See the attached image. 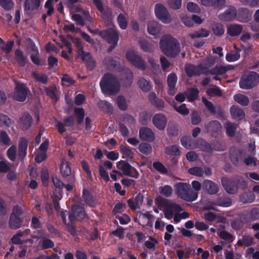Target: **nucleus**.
<instances>
[{"mask_svg":"<svg viewBox=\"0 0 259 259\" xmlns=\"http://www.w3.org/2000/svg\"><path fill=\"white\" fill-rule=\"evenodd\" d=\"M159 47L165 56L171 58L176 57L181 51L179 41L169 34L164 35L160 38Z\"/></svg>","mask_w":259,"mask_h":259,"instance_id":"nucleus-1","label":"nucleus"},{"mask_svg":"<svg viewBox=\"0 0 259 259\" xmlns=\"http://www.w3.org/2000/svg\"><path fill=\"white\" fill-rule=\"evenodd\" d=\"M100 86L104 94L113 96L119 93L121 84L117 77L112 74L108 73L105 74L101 78Z\"/></svg>","mask_w":259,"mask_h":259,"instance_id":"nucleus-2","label":"nucleus"},{"mask_svg":"<svg viewBox=\"0 0 259 259\" xmlns=\"http://www.w3.org/2000/svg\"><path fill=\"white\" fill-rule=\"evenodd\" d=\"M175 188L178 197L186 201L192 202L198 198V192L191 189L190 185L187 183H178Z\"/></svg>","mask_w":259,"mask_h":259,"instance_id":"nucleus-3","label":"nucleus"},{"mask_svg":"<svg viewBox=\"0 0 259 259\" xmlns=\"http://www.w3.org/2000/svg\"><path fill=\"white\" fill-rule=\"evenodd\" d=\"M88 30L93 34H99L110 44L111 46L109 48V51H112L117 46L119 36L117 31L114 29L110 28L102 31L99 29L92 30L89 28Z\"/></svg>","mask_w":259,"mask_h":259,"instance_id":"nucleus-4","label":"nucleus"},{"mask_svg":"<svg viewBox=\"0 0 259 259\" xmlns=\"http://www.w3.org/2000/svg\"><path fill=\"white\" fill-rule=\"evenodd\" d=\"M23 213L24 210L21 206L16 205L13 207L9 220V226L11 229L16 230L22 227L24 221Z\"/></svg>","mask_w":259,"mask_h":259,"instance_id":"nucleus-5","label":"nucleus"},{"mask_svg":"<svg viewBox=\"0 0 259 259\" xmlns=\"http://www.w3.org/2000/svg\"><path fill=\"white\" fill-rule=\"evenodd\" d=\"M258 81V75L255 72H250L241 77L239 85L242 89L248 90L256 85Z\"/></svg>","mask_w":259,"mask_h":259,"instance_id":"nucleus-6","label":"nucleus"},{"mask_svg":"<svg viewBox=\"0 0 259 259\" xmlns=\"http://www.w3.org/2000/svg\"><path fill=\"white\" fill-rule=\"evenodd\" d=\"M74 43L76 44L78 49V54L81 57L87 67L92 70L95 67V62L89 52H85L83 50V46L79 39L75 38Z\"/></svg>","mask_w":259,"mask_h":259,"instance_id":"nucleus-7","label":"nucleus"},{"mask_svg":"<svg viewBox=\"0 0 259 259\" xmlns=\"http://www.w3.org/2000/svg\"><path fill=\"white\" fill-rule=\"evenodd\" d=\"M116 166L118 169L123 172L124 176L131 177L135 179L139 178V173L138 170L127 162L120 160L117 162Z\"/></svg>","mask_w":259,"mask_h":259,"instance_id":"nucleus-8","label":"nucleus"},{"mask_svg":"<svg viewBox=\"0 0 259 259\" xmlns=\"http://www.w3.org/2000/svg\"><path fill=\"white\" fill-rule=\"evenodd\" d=\"M71 213H69L68 219L70 223H73L75 220L82 221L88 217L84 207L79 204H74L71 207Z\"/></svg>","mask_w":259,"mask_h":259,"instance_id":"nucleus-9","label":"nucleus"},{"mask_svg":"<svg viewBox=\"0 0 259 259\" xmlns=\"http://www.w3.org/2000/svg\"><path fill=\"white\" fill-rule=\"evenodd\" d=\"M127 59L136 67L144 70L146 68V64L142 57L133 51H128L126 54Z\"/></svg>","mask_w":259,"mask_h":259,"instance_id":"nucleus-10","label":"nucleus"},{"mask_svg":"<svg viewBox=\"0 0 259 259\" xmlns=\"http://www.w3.org/2000/svg\"><path fill=\"white\" fill-rule=\"evenodd\" d=\"M155 13L156 17L163 23L168 24L171 21L170 15L167 9L161 4L155 5Z\"/></svg>","mask_w":259,"mask_h":259,"instance_id":"nucleus-11","label":"nucleus"},{"mask_svg":"<svg viewBox=\"0 0 259 259\" xmlns=\"http://www.w3.org/2000/svg\"><path fill=\"white\" fill-rule=\"evenodd\" d=\"M240 219L244 223H249L259 220V208L254 207L245 211L240 214Z\"/></svg>","mask_w":259,"mask_h":259,"instance_id":"nucleus-12","label":"nucleus"},{"mask_svg":"<svg viewBox=\"0 0 259 259\" xmlns=\"http://www.w3.org/2000/svg\"><path fill=\"white\" fill-rule=\"evenodd\" d=\"M205 128L208 133L212 137L217 138L222 134V125L217 120H212L209 121L206 125Z\"/></svg>","mask_w":259,"mask_h":259,"instance_id":"nucleus-13","label":"nucleus"},{"mask_svg":"<svg viewBox=\"0 0 259 259\" xmlns=\"http://www.w3.org/2000/svg\"><path fill=\"white\" fill-rule=\"evenodd\" d=\"M221 182L223 188L228 193L234 194L238 192V187L234 178L223 177Z\"/></svg>","mask_w":259,"mask_h":259,"instance_id":"nucleus-14","label":"nucleus"},{"mask_svg":"<svg viewBox=\"0 0 259 259\" xmlns=\"http://www.w3.org/2000/svg\"><path fill=\"white\" fill-rule=\"evenodd\" d=\"M139 137L141 141L148 143L153 142L155 139V134L148 127H142L140 128Z\"/></svg>","mask_w":259,"mask_h":259,"instance_id":"nucleus-15","label":"nucleus"},{"mask_svg":"<svg viewBox=\"0 0 259 259\" xmlns=\"http://www.w3.org/2000/svg\"><path fill=\"white\" fill-rule=\"evenodd\" d=\"M183 210L182 207L178 204L168 201L166 208H164L163 212L166 219H171L174 213L180 212Z\"/></svg>","mask_w":259,"mask_h":259,"instance_id":"nucleus-16","label":"nucleus"},{"mask_svg":"<svg viewBox=\"0 0 259 259\" xmlns=\"http://www.w3.org/2000/svg\"><path fill=\"white\" fill-rule=\"evenodd\" d=\"M28 92V90L24 84H18L15 88L14 98L16 101L23 102L25 100Z\"/></svg>","mask_w":259,"mask_h":259,"instance_id":"nucleus-17","label":"nucleus"},{"mask_svg":"<svg viewBox=\"0 0 259 259\" xmlns=\"http://www.w3.org/2000/svg\"><path fill=\"white\" fill-rule=\"evenodd\" d=\"M202 189L210 195L217 194L219 191V185L209 180H205L202 183Z\"/></svg>","mask_w":259,"mask_h":259,"instance_id":"nucleus-18","label":"nucleus"},{"mask_svg":"<svg viewBox=\"0 0 259 259\" xmlns=\"http://www.w3.org/2000/svg\"><path fill=\"white\" fill-rule=\"evenodd\" d=\"M252 11L246 8H240L237 11V20L242 23L247 22L251 19Z\"/></svg>","mask_w":259,"mask_h":259,"instance_id":"nucleus-19","label":"nucleus"},{"mask_svg":"<svg viewBox=\"0 0 259 259\" xmlns=\"http://www.w3.org/2000/svg\"><path fill=\"white\" fill-rule=\"evenodd\" d=\"M60 173L64 178L69 177L67 181L69 183H72L74 182V177L71 176V169L70 166V163L68 162L62 161L60 166Z\"/></svg>","mask_w":259,"mask_h":259,"instance_id":"nucleus-20","label":"nucleus"},{"mask_svg":"<svg viewBox=\"0 0 259 259\" xmlns=\"http://www.w3.org/2000/svg\"><path fill=\"white\" fill-rule=\"evenodd\" d=\"M215 63V59L212 56L208 57L204 59L199 64V68L201 71V73L205 75L209 74L208 68L212 67Z\"/></svg>","mask_w":259,"mask_h":259,"instance_id":"nucleus-21","label":"nucleus"},{"mask_svg":"<svg viewBox=\"0 0 259 259\" xmlns=\"http://www.w3.org/2000/svg\"><path fill=\"white\" fill-rule=\"evenodd\" d=\"M219 18L224 21H232L237 18V11L234 7L230 6L225 12L219 15Z\"/></svg>","mask_w":259,"mask_h":259,"instance_id":"nucleus-22","label":"nucleus"},{"mask_svg":"<svg viewBox=\"0 0 259 259\" xmlns=\"http://www.w3.org/2000/svg\"><path fill=\"white\" fill-rule=\"evenodd\" d=\"M153 123L159 130H163L167 124V118L164 114H155L152 119Z\"/></svg>","mask_w":259,"mask_h":259,"instance_id":"nucleus-23","label":"nucleus"},{"mask_svg":"<svg viewBox=\"0 0 259 259\" xmlns=\"http://www.w3.org/2000/svg\"><path fill=\"white\" fill-rule=\"evenodd\" d=\"M40 0H26L25 2V11L30 15L37 10L40 6Z\"/></svg>","mask_w":259,"mask_h":259,"instance_id":"nucleus-24","label":"nucleus"},{"mask_svg":"<svg viewBox=\"0 0 259 259\" xmlns=\"http://www.w3.org/2000/svg\"><path fill=\"white\" fill-rule=\"evenodd\" d=\"M28 141L25 138H21L18 144V158L22 161L27 155Z\"/></svg>","mask_w":259,"mask_h":259,"instance_id":"nucleus-25","label":"nucleus"},{"mask_svg":"<svg viewBox=\"0 0 259 259\" xmlns=\"http://www.w3.org/2000/svg\"><path fill=\"white\" fill-rule=\"evenodd\" d=\"M178 78L176 74L172 72L168 75L167 82L168 87V93L170 95H174L176 93V85Z\"/></svg>","mask_w":259,"mask_h":259,"instance_id":"nucleus-26","label":"nucleus"},{"mask_svg":"<svg viewBox=\"0 0 259 259\" xmlns=\"http://www.w3.org/2000/svg\"><path fill=\"white\" fill-rule=\"evenodd\" d=\"M147 30L150 34L157 37L161 30V26L157 22L151 21L148 24Z\"/></svg>","mask_w":259,"mask_h":259,"instance_id":"nucleus-27","label":"nucleus"},{"mask_svg":"<svg viewBox=\"0 0 259 259\" xmlns=\"http://www.w3.org/2000/svg\"><path fill=\"white\" fill-rule=\"evenodd\" d=\"M242 151L232 147L230 150V158L231 162L236 166H239L241 160Z\"/></svg>","mask_w":259,"mask_h":259,"instance_id":"nucleus-28","label":"nucleus"},{"mask_svg":"<svg viewBox=\"0 0 259 259\" xmlns=\"http://www.w3.org/2000/svg\"><path fill=\"white\" fill-rule=\"evenodd\" d=\"M231 65H216L209 69V74L211 75H222L226 73L228 70L232 69Z\"/></svg>","mask_w":259,"mask_h":259,"instance_id":"nucleus-29","label":"nucleus"},{"mask_svg":"<svg viewBox=\"0 0 259 259\" xmlns=\"http://www.w3.org/2000/svg\"><path fill=\"white\" fill-rule=\"evenodd\" d=\"M82 197L85 203L90 207H94L96 206L95 198L89 190L83 189L82 191Z\"/></svg>","mask_w":259,"mask_h":259,"instance_id":"nucleus-30","label":"nucleus"},{"mask_svg":"<svg viewBox=\"0 0 259 259\" xmlns=\"http://www.w3.org/2000/svg\"><path fill=\"white\" fill-rule=\"evenodd\" d=\"M185 70L187 75L189 77L199 75L201 73V71L199 68V64L197 66L190 64H187L185 66Z\"/></svg>","mask_w":259,"mask_h":259,"instance_id":"nucleus-31","label":"nucleus"},{"mask_svg":"<svg viewBox=\"0 0 259 259\" xmlns=\"http://www.w3.org/2000/svg\"><path fill=\"white\" fill-rule=\"evenodd\" d=\"M197 143L198 148L201 151L208 153L212 152L211 144L208 143L202 138L198 139Z\"/></svg>","mask_w":259,"mask_h":259,"instance_id":"nucleus-32","label":"nucleus"},{"mask_svg":"<svg viewBox=\"0 0 259 259\" xmlns=\"http://www.w3.org/2000/svg\"><path fill=\"white\" fill-rule=\"evenodd\" d=\"M32 121V118L30 114H23L20 118V126L23 130H27L30 126Z\"/></svg>","mask_w":259,"mask_h":259,"instance_id":"nucleus-33","label":"nucleus"},{"mask_svg":"<svg viewBox=\"0 0 259 259\" xmlns=\"http://www.w3.org/2000/svg\"><path fill=\"white\" fill-rule=\"evenodd\" d=\"M243 27L242 25L233 24L229 25L227 29V33L231 36L239 35L242 31Z\"/></svg>","mask_w":259,"mask_h":259,"instance_id":"nucleus-34","label":"nucleus"},{"mask_svg":"<svg viewBox=\"0 0 259 259\" xmlns=\"http://www.w3.org/2000/svg\"><path fill=\"white\" fill-rule=\"evenodd\" d=\"M234 100L242 106H247L249 104V98L240 93L236 94L233 96Z\"/></svg>","mask_w":259,"mask_h":259,"instance_id":"nucleus-35","label":"nucleus"},{"mask_svg":"<svg viewBox=\"0 0 259 259\" xmlns=\"http://www.w3.org/2000/svg\"><path fill=\"white\" fill-rule=\"evenodd\" d=\"M138 84L140 89L144 92H149L152 88L150 81L143 77H140L139 79Z\"/></svg>","mask_w":259,"mask_h":259,"instance_id":"nucleus-36","label":"nucleus"},{"mask_svg":"<svg viewBox=\"0 0 259 259\" xmlns=\"http://www.w3.org/2000/svg\"><path fill=\"white\" fill-rule=\"evenodd\" d=\"M211 146L212 151H224L227 148L226 143L224 141L221 140L214 141L211 143Z\"/></svg>","mask_w":259,"mask_h":259,"instance_id":"nucleus-37","label":"nucleus"},{"mask_svg":"<svg viewBox=\"0 0 259 259\" xmlns=\"http://www.w3.org/2000/svg\"><path fill=\"white\" fill-rule=\"evenodd\" d=\"M209 34V31L205 29L201 28L193 33H189V36L192 39L199 37H206Z\"/></svg>","mask_w":259,"mask_h":259,"instance_id":"nucleus-38","label":"nucleus"},{"mask_svg":"<svg viewBox=\"0 0 259 259\" xmlns=\"http://www.w3.org/2000/svg\"><path fill=\"white\" fill-rule=\"evenodd\" d=\"M224 127L226 130V134L230 137L234 136L236 130L235 124L227 121L224 124Z\"/></svg>","mask_w":259,"mask_h":259,"instance_id":"nucleus-39","label":"nucleus"},{"mask_svg":"<svg viewBox=\"0 0 259 259\" xmlns=\"http://www.w3.org/2000/svg\"><path fill=\"white\" fill-rule=\"evenodd\" d=\"M185 95L189 101L193 102L198 97V90L195 88L188 89L185 92Z\"/></svg>","mask_w":259,"mask_h":259,"instance_id":"nucleus-40","label":"nucleus"},{"mask_svg":"<svg viewBox=\"0 0 259 259\" xmlns=\"http://www.w3.org/2000/svg\"><path fill=\"white\" fill-rule=\"evenodd\" d=\"M15 58L21 66H24L26 63L27 58L24 55L23 52L17 49L15 52Z\"/></svg>","mask_w":259,"mask_h":259,"instance_id":"nucleus-41","label":"nucleus"},{"mask_svg":"<svg viewBox=\"0 0 259 259\" xmlns=\"http://www.w3.org/2000/svg\"><path fill=\"white\" fill-rule=\"evenodd\" d=\"M165 153L166 154L172 156H180L181 154L179 146L175 145L166 147L165 149Z\"/></svg>","mask_w":259,"mask_h":259,"instance_id":"nucleus-42","label":"nucleus"},{"mask_svg":"<svg viewBox=\"0 0 259 259\" xmlns=\"http://www.w3.org/2000/svg\"><path fill=\"white\" fill-rule=\"evenodd\" d=\"M255 195L251 192H246L242 194L240 197V201L244 203H250L255 200Z\"/></svg>","mask_w":259,"mask_h":259,"instance_id":"nucleus-43","label":"nucleus"},{"mask_svg":"<svg viewBox=\"0 0 259 259\" xmlns=\"http://www.w3.org/2000/svg\"><path fill=\"white\" fill-rule=\"evenodd\" d=\"M138 149L140 152L148 155L152 152V149L151 145L148 143H142L139 145Z\"/></svg>","mask_w":259,"mask_h":259,"instance_id":"nucleus-44","label":"nucleus"},{"mask_svg":"<svg viewBox=\"0 0 259 259\" xmlns=\"http://www.w3.org/2000/svg\"><path fill=\"white\" fill-rule=\"evenodd\" d=\"M233 178L237 184L238 189L239 188L245 189L247 187L248 183L244 179L243 177L241 176H236Z\"/></svg>","mask_w":259,"mask_h":259,"instance_id":"nucleus-45","label":"nucleus"},{"mask_svg":"<svg viewBox=\"0 0 259 259\" xmlns=\"http://www.w3.org/2000/svg\"><path fill=\"white\" fill-rule=\"evenodd\" d=\"M33 78L38 82L45 84L48 80V76L45 74L39 73L38 72H34L32 73Z\"/></svg>","mask_w":259,"mask_h":259,"instance_id":"nucleus-46","label":"nucleus"},{"mask_svg":"<svg viewBox=\"0 0 259 259\" xmlns=\"http://www.w3.org/2000/svg\"><path fill=\"white\" fill-rule=\"evenodd\" d=\"M215 202L217 205L223 207H229L232 204V199L226 197H219Z\"/></svg>","mask_w":259,"mask_h":259,"instance_id":"nucleus-47","label":"nucleus"},{"mask_svg":"<svg viewBox=\"0 0 259 259\" xmlns=\"http://www.w3.org/2000/svg\"><path fill=\"white\" fill-rule=\"evenodd\" d=\"M41 179L44 186L47 187L49 181V173L46 167H43L41 171Z\"/></svg>","mask_w":259,"mask_h":259,"instance_id":"nucleus-48","label":"nucleus"},{"mask_svg":"<svg viewBox=\"0 0 259 259\" xmlns=\"http://www.w3.org/2000/svg\"><path fill=\"white\" fill-rule=\"evenodd\" d=\"M159 193L165 197H170L172 193V187L168 185L161 186L159 188Z\"/></svg>","mask_w":259,"mask_h":259,"instance_id":"nucleus-49","label":"nucleus"},{"mask_svg":"<svg viewBox=\"0 0 259 259\" xmlns=\"http://www.w3.org/2000/svg\"><path fill=\"white\" fill-rule=\"evenodd\" d=\"M116 103L120 110L124 111L127 109V105L125 98L124 96H118L116 99Z\"/></svg>","mask_w":259,"mask_h":259,"instance_id":"nucleus-50","label":"nucleus"},{"mask_svg":"<svg viewBox=\"0 0 259 259\" xmlns=\"http://www.w3.org/2000/svg\"><path fill=\"white\" fill-rule=\"evenodd\" d=\"M211 28L213 33L215 35H222L224 33V28L221 24L213 23L211 25Z\"/></svg>","mask_w":259,"mask_h":259,"instance_id":"nucleus-51","label":"nucleus"},{"mask_svg":"<svg viewBox=\"0 0 259 259\" xmlns=\"http://www.w3.org/2000/svg\"><path fill=\"white\" fill-rule=\"evenodd\" d=\"M40 217L33 216L31 218L30 227L32 229L37 230L42 228L43 224L39 220Z\"/></svg>","mask_w":259,"mask_h":259,"instance_id":"nucleus-52","label":"nucleus"},{"mask_svg":"<svg viewBox=\"0 0 259 259\" xmlns=\"http://www.w3.org/2000/svg\"><path fill=\"white\" fill-rule=\"evenodd\" d=\"M103 63L108 69H112L116 65V61L111 56L106 57L103 61Z\"/></svg>","mask_w":259,"mask_h":259,"instance_id":"nucleus-53","label":"nucleus"},{"mask_svg":"<svg viewBox=\"0 0 259 259\" xmlns=\"http://www.w3.org/2000/svg\"><path fill=\"white\" fill-rule=\"evenodd\" d=\"M153 167L161 174H167L168 170L167 168L160 162L155 161L153 163Z\"/></svg>","mask_w":259,"mask_h":259,"instance_id":"nucleus-54","label":"nucleus"},{"mask_svg":"<svg viewBox=\"0 0 259 259\" xmlns=\"http://www.w3.org/2000/svg\"><path fill=\"white\" fill-rule=\"evenodd\" d=\"M117 21L119 27L122 29H125L127 26V20L126 18L122 14H120L117 18Z\"/></svg>","mask_w":259,"mask_h":259,"instance_id":"nucleus-55","label":"nucleus"},{"mask_svg":"<svg viewBox=\"0 0 259 259\" xmlns=\"http://www.w3.org/2000/svg\"><path fill=\"white\" fill-rule=\"evenodd\" d=\"M0 6L6 11L12 10L14 6L12 0H0Z\"/></svg>","mask_w":259,"mask_h":259,"instance_id":"nucleus-56","label":"nucleus"},{"mask_svg":"<svg viewBox=\"0 0 259 259\" xmlns=\"http://www.w3.org/2000/svg\"><path fill=\"white\" fill-rule=\"evenodd\" d=\"M120 151L123 155L122 158L130 157L134 154L129 147H126L122 145L120 146Z\"/></svg>","mask_w":259,"mask_h":259,"instance_id":"nucleus-57","label":"nucleus"},{"mask_svg":"<svg viewBox=\"0 0 259 259\" xmlns=\"http://www.w3.org/2000/svg\"><path fill=\"white\" fill-rule=\"evenodd\" d=\"M11 139L8 134L4 131L0 132V143H3L5 145H10Z\"/></svg>","mask_w":259,"mask_h":259,"instance_id":"nucleus-58","label":"nucleus"},{"mask_svg":"<svg viewBox=\"0 0 259 259\" xmlns=\"http://www.w3.org/2000/svg\"><path fill=\"white\" fill-rule=\"evenodd\" d=\"M141 48L144 51L151 52L153 51V46L144 40L139 41Z\"/></svg>","mask_w":259,"mask_h":259,"instance_id":"nucleus-59","label":"nucleus"},{"mask_svg":"<svg viewBox=\"0 0 259 259\" xmlns=\"http://www.w3.org/2000/svg\"><path fill=\"white\" fill-rule=\"evenodd\" d=\"M27 50L30 55L39 53L37 48L30 39L28 40Z\"/></svg>","mask_w":259,"mask_h":259,"instance_id":"nucleus-60","label":"nucleus"},{"mask_svg":"<svg viewBox=\"0 0 259 259\" xmlns=\"http://www.w3.org/2000/svg\"><path fill=\"white\" fill-rule=\"evenodd\" d=\"M187 10L192 13H199L201 12V9L199 6L193 3L189 2L187 6Z\"/></svg>","mask_w":259,"mask_h":259,"instance_id":"nucleus-61","label":"nucleus"},{"mask_svg":"<svg viewBox=\"0 0 259 259\" xmlns=\"http://www.w3.org/2000/svg\"><path fill=\"white\" fill-rule=\"evenodd\" d=\"M207 94L208 95L212 97L221 96L222 95V92L220 89L216 86L208 89L207 90Z\"/></svg>","mask_w":259,"mask_h":259,"instance_id":"nucleus-62","label":"nucleus"},{"mask_svg":"<svg viewBox=\"0 0 259 259\" xmlns=\"http://www.w3.org/2000/svg\"><path fill=\"white\" fill-rule=\"evenodd\" d=\"M8 158L12 161H14L16 158V150L15 146H12L7 152Z\"/></svg>","mask_w":259,"mask_h":259,"instance_id":"nucleus-63","label":"nucleus"},{"mask_svg":"<svg viewBox=\"0 0 259 259\" xmlns=\"http://www.w3.org/2000/svg\"><path fill=\"white\" fill-rule=\"evenodd\" d=\"M188 171L190 174L198 177H202L204 174L202 168L197 166L190 168Z\"/></svg>","mask_w":259,"mask_h":259,"instance_id":"nucleus-64","label":"nucleus"}]
</instances>
